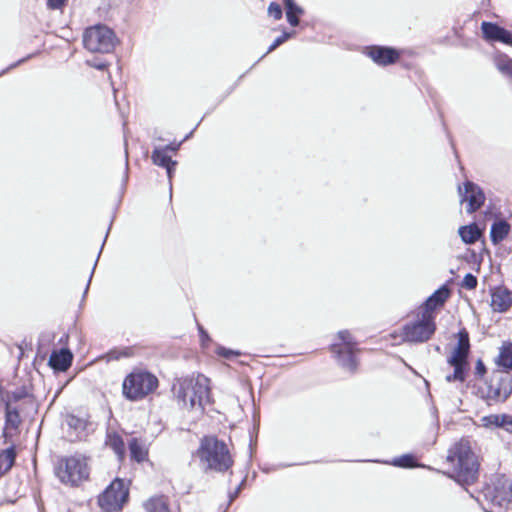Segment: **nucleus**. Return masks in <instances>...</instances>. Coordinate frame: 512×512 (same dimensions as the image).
Instances as JSON below:
<instances>
[{
  "label": "nucleus",
  "mask_w": 512,
  "mask_h": 512,
  "mask_svg": "<svg viewBox=\"0 0 512 512\" xmlns=\"http://www.w3.org/2000/svg\"><path fill=\"white\" fill-rule=\"evenodd\" d=\"M447 462L453 467L449 477L462 487L475 483L479 476V462L468 441L461 440L448 451Z\"/></svg>",
  "instance_id": "1"
},
{
  "label": "nucleus",
  "mask_w": 512,
  "mask_h": 512,
  "mask_svg": "<svg viewBox=\"0 0 512 512\" xmlns=\"http://www.w3.org/2000/svg\"><path fill=\"white\" fill-rule=\"evenodd\" d=\"M173 392L178 402L190 410L203 412L204 407L211 403L210 380L203 374L177 379Z\"/></svg>",
  "instance_id": "2"
},
{
  "label": "nucleus",
  "mask_w": 512,
  "mask_h": 512,
  "mask_svg": "<svg viewBox=\"0 0 512 512\" xmlns=\"http://www.w3.org/2000/svg\"><path fill=\"white\" fill-rule=\"evenodd\" d=\"M196 456L205 471L224 473L234 463L226 443L215 436H205L201 439Z\"/></svg>",
  "instance_id": "3"
},
{
  "label": "nucleus",
  "mask_w": 512,
  "mask_h": 512,
  "mask_svg": "<svg viewBox=\"0 0 512 512\" xmlns=\"http://www.w3.org/2000/svg\"><path fill=\"white\" fill-rule=\"evenodd\" d=\"M475 499L486 512H493V508H505L512 499V482L505 475H497Z\"/></svg>",
  "instance_id": "4"
},
{
  "label": "nucleus",
  "mask_w": 512,
  "mask_h": 512,
  "mask_svg": "<svg viewBox=\"0 0 512 512\" xmlns=\"http://www.w3.org/2000/svg\"><path fill=\"white\" fill-rule=\"evenodd\" d=\"M55 475L65 485L78 486L87 480L90 474L88 458L75 454L59 459L55 466Z\"/></svg>",
  "instance_id": "5"
},
{
  "label": "nucleus",
  "mask_w": 512,
  "mask_h": 512,
  "mask_svg": "<svg viewBox=\"0 0 512 512\" xmlns=\"http://www.w3.org/2000/svg\"><path fill=\"white\" fill-rule=\"evenodd\" d=\"M158 386V379L147 371H134L123 382V394L129 400H139L153 392Z\"/></svg>",
  "instance_id": "6"
},
{
  "label": "nucleus",
  "mask_w": 512,
  "mask_h": 512,
  "mask_svg": "<svg viewBox=\"0 0 512 512\" xmlns=\"http://www.w3.org/2000/svg\"><path fill=\"white\" fill-rule=\"evenodd\" d=\"M115 40L114 32L104 25L89 27L83 34L84 47L94 53H110Z\"/></svg>",
  "instance_id": "7"
},
{
  "label": "nucleus",
  "mask_w": 512,
  "mask_h": 512,
  "mask_svg": "<svg viewBox=\"0 0 512 512\" xmlns=\"http://www.w3.org/2000/svg\"><path fill=\"white\" fill-rule=\"evenodd\" d=\"M435 330L436 324L432 314L423 313L421 319L403 326V340L411 343H423L431 338Z\"/></svg>",
  "instance_id": "8"
},
{
  "label": "nucleus",
  "mask_w": 512,
  "mask_h": 512,
  "mask_svg": "<svg viewBox=\"0 0 512 512\" xmlns=\"http://www.w3.org/2000/svg\"><path fill=\"white\" fill-rule=\"evenodd\" d=\"M128 496L124 481L117 478L99 496L98 503L104 511L116 512L122 508Z\"/></svg>",
  "instance_id": "9"
},
{
  "label": "nucleus",
  "mask_w": 512,
  "mask_h": 512,
  "mask_svg": "<svg viewBox=\"0 0 512 512\" xmlns=\"http://www.w3.org/2000/svg\"><path fill=\"white\" fill-rule=\"evenodd\" d=\"M458 191L461 196V201L468 203L466 208L468 213L477 211L484 204L485 194L483 190L475 183L466 181L464 183V188L462 189L459 186Z\"/></svg>",
  "instance_id": "10"
},
{
  "label": "nucleus",
  "mask_w": 512,
  "mask_h": 512,
  "mask_svg": "<svg viewBox=\"0 0 512 512\" xmlns=\"http://www.w3.org/2000/svg\"><path fill=\"white\" fill-rule=\"evenodd\" d=\"M66 437L70 442H76L85 439L89 433V426L87 419L78 417L74 414H68L65 417Z\"/></svg>",
  "instance_id": "11"
},
{
  "label": "nucleus",
  "mask_w": 512,
  "mask_h": 512,
  "mask_svg": "<svg viewBox=\"0 0 512 512\" xmlns=\"http://www.w3.org/2000/svg\"><path fill=\"white\" fill-rule=\"evenodd\" d=\"M365 54L380 66L394 64L400 57L399 52L395 48L387 46L367 47Z\"/></svg>",
  "instance_id": "12"
},
{
  "label": "nucleus",
  "mask_w": 512,
  "mask_h": 512,
  "mask_svg": "<svg viewBox=\"0 0 512 512\" xmlns=\"http://www.w3.org/2000/svg\"><path fill=\"white\" fill-rule=\"evenodd\" d=\"M481 30L483 37L488 41L512 45V33L496 23L484 21L481 24Z\"/></svg>",
  "instance_id": "13"
},
{
  "label": "nucleus",
  "mask_w": 512,
  "mask_h": 512,
  "mask_svg": "<svg viewBox=\"0 0 512 512\" xmlns=\"http://www.w3.org/2000/svg\"><path fill=\"white\" fill-rule=\"evenodd\" d=\"M470 351L469 334L465 329L458 332V343L454 348L452 355L448 358V363H460L468 366L467 357Z\"/></svg>",
  "instance_id": "14"
},
{
  "label": "nucleus",
  "mask_w": 512,
  "mask_h": 512,
  "mask_svg": "<svg viewBox=\"0 0 512 512\" xmlns=\"http://www.w3.org/2000/svg\"><path fill=\"white\" fill-rule=\"evenodd\" d=\"M512 306V292L503 286L495 287L491 292V307L496 312H506Z\"/></svg>",
  "instance_id": "15"
},
{
  "label": "nucleus",
  "mask_w": 512,
  "mask_h": 512,
  "mask_svg": "<svg viewBox=\"0 0 512 512\" xmlns=\"http://www.w3.org/2000/svg\"><path fill=\"white\" fill-rule=\"evenodd\" d=\"M331 350L336 355L337 362L343 369L351 373L356 372L358 361L355 353L357 350L343 349L341 348V345L338 344H332Z\"/></svg>",
  "instance_id": "16"
},
{
  "label": "nucleus",
  "mask_w": 512,
  "mask_h": 512,
  "mask_svg": "<svg viewBox=\"0 0 512 512\" xmlns=\"http://www.w3.org/2000/svg\"><path fill=\"white\" fill-rule=\"evenodd\" d=\"M73 354L68 348H61L50 355L49 365L56 371L65 372L71 366Z\"/></svg>",
  "instance_id": "17"
},
{
  "label": "nucleus",
  "mask_w": 512,
  "mask_h": 512,
  "mask_svg": "<svg viewBox=\"0 0 512 512\" xmlns=\"http://www.w3.org/2000/svg\"><path fill=\"white\" fill-rule=\"evenodd\" d=\"M481 421L486 428H501L512 434V415L510 414H491L482 417Z\"/></svg>",
  "instance_id": "18"
},
{
  "label": "nucleus",
  "mask_w": 512,
  "mask_h": 512,
  "mask_svg": "<svg viewBox=\"0 0 512 512\" xmlns=\"http://www.w3.org/2000/svg\"><path fill=\"white\" fill-rule=\"evenodd\" d=\"M449 296L450 289L446 285L441 286L427 298L423 313H430L436 308L443 306Z\"/></svg>",
  "instance_id": "19"
},
{
  "label": "nucleus",
  "mask_w": 512,
  "mask_h": 512,
  "mask_svg": "<svg viewBox=\"0 0 512 512\" xmlns=\"http://www.w3.org/2000/svg\"><path fill=\"white\" fill-rule=\"evenodd\" d=\"M511 392L510 382L506 378H501L496 384L492 383L489 386V396L495 400L505 401Z\"/></svg>",
  "instance_id": "20"
},
{
  "label": "nucleus",
  "mask_w": 512,
  "mask_h": 512,
  "mask_svg": "<svg viewBox=\"0 0 512 512\" xmlns=\"http://www.w3.org/2000/svg\"><path fill=\"white\" fill-rule=\"evenodd\" d=\"M511 229L510 224L506 220H497L493 222L490 229V239L494 245L502 242L507 235L509 234Z\"/></svg>",
  "instance_id": "21"
},
{
  "label": "nucleus",
  "mask_w": 512,
  "mask_h": 512,
  "mask_svg": "<svg viewBox=\"0 0 512 512\" xmlns=\"http://www.w3.org/2000/svg\"><path fill=\"white\" fill-rule=\"evenodd\" d=\"M458 233L462 241L466 244L475 243L480 239L482 235V231L475 223L466 226H461L458 230Z\"/></svg>",
  "instance_id": "22"
},
{
  "label": "nucleus",
  "mask_w": 512,
  "mask_h": 512,
  "mask_svg": "<svg viewBox=\"0 0 512 512\" xmlns=\"http://www.w3.org/2000/svg\"><path fill=\"white\" fill-rule=\"evenodd\" d=\"M284 5L288 23L293 27L297 26L299 24V15H302L304 10L294 0H284Z\"/></svg>",
  "instance_id": "23"
},
{
  "label": "nucleus",
  "mask_w": 512,
  "mask_h": 512,
  "mask_svg": "<svg viewBox=\"0 0 512 512\" xmlns=\"http://www.w3.org/2000/svg\"><path fill=\"white\" fill-rule=\"evenodd\" d=\"M16 458L14 447H9L0 453V475L6 474L13 466Z\"/></svg>",
  "instance_id": "24"
},
{
  "label": "nucleus",
  "mask_w": 512,
  "mask_h": 512,
  "mask_svg": "<svg viewBox=\"0 0 512 512\" xmlns=\"http://www.w3.org/2000/svg\"><path fill=\"white\" fill-rule=\"evenodd\" d=\"M106 445L114 451L119 460H122L124 458L125 444L120 435L116 433L108 434Z\"/></svg>",
  "instance_id": "25"
},
{
  "label": "nucleus",
  "mask_w": 512,
  "mask_h": 512,
  "mask_svg": "<svg viewBox=\"0 0 512 512\" xmlns=\"http://www.w3.org/2000/svg\"><path fill=\"white\" fill-rule=\"evenodd\" d=\"M152 162L160 167L171 166V164H177L176 161L172 160L171 156L161 147H155L151 155Z\"/></svg>",
  "instance_id": "26"
},
{
  "label": "nucleus",
  "mask_w": 512,
  "mask_h": 512,
  "mask_svg": "<svg viewBox=\"0 0 512 512\" xmlns=\"http://www.w3.org/2000/svg\"><path fill=\"white\" fill-rule=\"evenodd\" d=\"M128 447L130 451V456L133 460L137 462H142L146 459L147 451L137 438H131V440L128 443Z\"/></svg>",
  "instance_id": "27"
},
{
  "label": "nucleus",
  "mask_w": 512,
  "mask_h": 512,
  "mask_svg": "<svg viewBox=\"0 0 512 512\" xmlns=\"http://www.w3.org/2000/svg\"><path fill=\"white\" fill-rule=\"evenodd\" d=\"M497 69L507 78L512 80V59L501 55L495 59Z\"/></svg>",
  "instance_id": "28"
},
{
  "label": "nucleus",
  "mask_w": 512,
  "mask_h": 512,
  "mask_svg": "<svg viewBox=\"0 0 512 512\" xmlns=\"http://www.w3.org/2000/svg\"><path fill=\"white\" fill-rule=\"evenodd\" d=\"M6 427L17 428L20 424V415L17 409H11L9 401L5 402Z\"/></svg>",
  "instance_id": "29"
},
{
  "label": "nucleus",
  "mask_w": 512,
  "mask_h": 512,
  "mask_svg": "<svg viewBox=\"0 0 512 512\" xmlns=\"http://www.w3.org/2000/svg\"><path fill=\"white\" fill-rule=\"evenodd\" d=\"M449 365H451L454 368V372L452 374H448L445 377V380L449 383L454 381H465V373L467 370V366L462 365L460 363H449Z\"/></svg>",
  "instance_id": "30"
},
{
  "label": "nucleus",
  "mask_w": 512,
  "mask_h": 512,
  "mask_svg": "<svg viewBox=\"0 0 512 512\" xmlns=\"http://www.w3.org/2000/svg\"><path fill=\"white\" fill-rule=\"evenodd\" d=\"M338 338L340 339L341 343H337L338 345H341V348L343 349H349V350H357V342L354 340L352 335L348 330H341L338 332Z\"/></svg>",
  "instance_id": "31"
},
{
  "label": "nucleus",
  "mask_w": 512,
  "mask_h": 512,
  "mask_svg": "<svg viewBox=\"0 0 512 512\" xmlns=\"http://www.w3.org/2000/svg\"><path fill=\"white\" fill-rule=\"evenodd\" d=\"M391 465L402 468H412L416 466L415 458L411 454H404L399 457L394 458L391 462Z\"/></svg>",
  "instance_id": "32"
},
{
  "label": "nucleus",
  "mask_w": 512,
  "mask_h": 512,
  "mask_svg": "<svg viewBox=\"0 0 512 512\" xmlns=\"http://www.w3.org/2000/svg\"><path fill=\"white\" fill-rule=\"evenodd\" d=\"M145 507L147 512H170L168 504L163 498L151 499Z\"/></svg>",
  "instance_id": "33"
},
{
  "label": "nucleus",
  "mask_w": 512,
  "mask_h": 512,
  "mask_svg": "<svg viewBox=\"0 0 512 512\" xmlns=\"http://www.w3.org/2000/svg\"><path fill=\"white\" fill-rule=\"evenodd\" d=\"M499 363L501 366L512 369V348L511 347H504L500 351L499 355Z\"/></svg>",
  "instance_id": "34"
},
{
  "label": "nucleus",
  "mask_w": 512,
  "mask_h": 512,
  "mask_svg": "<svg viewBox=\"0 0 512 512\" xmlns=\"http://www.w3.org/2000/svg\"><path fill=\"white\" fill-rule=\"evenodd\" d=\"M293 35V33H289V32H283L280 36H278L274 41L273 43L269 46L268 50H267V53H270L272 52L273 50H275L278 46H280L281 44H283L285 41H287L289 38H291Z\"/></svg>",
  "instance_id": "35"
},
{
  "label": "nucleus",
  "mask_w": 512,
  "mask_h": 512,
  "mask_svg": "<svg viewBox=\"0 0 512 512\" xmlns=\"http://www.w3.org/2000/svg\"><path fill=\"white\" fill-rule=\"evenodd\" d=\"M477 284H478V280L476 278V276H474L473 274L471 273H467L465 276H464V279H463V282H462V286L468 290H472V289H475L477 287Z\"/></svg>",
  "instance_id": "36"
},
{
  "label": "nucleus",
  "mask_w": 512,
  "mask_h": 512,
  "mask_svg": "<svg viewBox=\"0 0 512 512\" xmlns=\"http://www.w3.org/2000/svg\"><path fill=\"white\" fill-rule=\"evenodd\" d=\"M268 15L270 17L274 18L275 20L281 19L282 18L281 6L276 2L270 3V5L268 7Z\"/></svg>",
  "instance_id": "37"
},
{
  "label": "nucleus",
  "mask_w": 512,
  "mask_h": 512,
  "mask_svg": "<svg viewBox=\"0 0 512 512\" xmlns=\"http://www.w3.org/2000/svg\"><path fill=\"white\" fill-rule=\"evenodd\" d=\"M217 354L223 358H226V359H230L232 356H239L240 355V352L239 351H235V350H231V349H227L225 347H218L217 350H216Z\"/></svg>",
  "instance_id": "38"
},
{
  "label": "nucleus",
  "mask_w": 512,
  "mask_h": 512,
  "mask_svg": "<svg viewBox=\"0 0 512 512\" xmlns=\"http://www.w3.org/2000/svg\"><path fill=\"white\" fill-rule=\"evenodd\" d=\"M68 0H47V7L51 10H61Z\"/></svg>",
  "instance_id": "39"
},
{
  "label": "nucleus",
  "mask_w": 512,
  "mask_h": 512,
  "mask_svg": "<svg viewBox=\"0 0 512 512\" xmlns=\"http://www.w3.org/2000/svg\"><path fill=\"white\" fill-rule=\"evenodd\" d=\"M26 396H27L26 389L20 388V389H17L16 391L12 392L11 396L8 397L7 401H9V402H10V400L19 401V400L25 398Z\"/></svg>",
  "instance_id": "40"
},
{
  "label": "nucleus",
  "mask_w": 512,
  "mask_h": 512,
  "mask_svg": "<svg viewBox=\"0 0 512 512\" xmlns=\"http://www.w3.org/2000/svg\"><path fill=\"white\" fill-rule=\"evenodd\" d=\"M475 373L480 377H482L486 373V367L482 360L480 359L476 363Z\"/></svg>",
  "instance_id": "41"
},
{
  "label": "nucleus",
  "mask_w": 512,
  "mask_h": 512,
  "mask_svg": "<svg viewBox=\"0 0 512 512\" xmlns=\"http://www.w3.org/2000/svg\"><path fill=\"white\" fill-rule=\"evenodd\" d=\"M180 146H181V143H170L162 148L165 149V151L167 153L168 152L176 153L178 151V149L180 148Z\"/></svg>",
  "instance_id": "42"
},
{
  "label": "nucleus",
  "mask_w": 512,
  "mask_h": 512,
  "mask_svg": "<svg viewBox=\"0 0 512 512\" xmlns=\"http://www.w3.org/2000/svg\"><path fill=\"white\" fill-rule=\"evenodd\" d=\"M90 66L96 68L97 70H105L107 68V64L105 62H88Z\"/></svg>",
  "instance_id": "43"
},
{
  "label": "nucleus",
  "mask_w": 512,
  "mask_h": 512,
  "mask_svg": "<svg viewBox=\"0 0 512 512\" xmlns=\"http://www.w3.org/2000/svg\"><path fill=\"white\" fill-rule=\"evenodd\" d=\"M175 166H176V164H171V166H165L164 167L166 169L167 176H168V179H169L170 183H171V179L173 177V173L175 171Z\"/></svg>",
  "instance_id": "44"
},
{
  "label": "nucleus",
  "mask_w": 512,
  "mask_h": 512,
  "mask_svg": "<svg viewBox=\"0 0 512 512\" xmlns=\"http://www.w3.org/2000/svg\"><path fill=\"white\" fill-rule=\"evenodd\" d=\"M130 354L127 352V351H122V352H119L117 353V355H114V353H111L110 354V357L112 359H119L120 357H128Z\"/></svg>",
  "instance_id": "45"
},
{
  "label": "nucleus",
  "mask_w": 512,
  "mask_h": 512,
  "mask_svg": "<svg viewBox=\"0 0 512 512\" xmlns=\"http://www.w3.org/2000/svg\"><path fill=\"white\" fill-rule=\"evenodd\" d=\"M99 253H101V251H100ZM98 256H100V254H98ZM97 258H99V257H97ZM97 261H98V259H96V261H95V263H94V266H93L92 272H91L90 277H89V280H88V284H87L86 289H85V293H87V291H88L89 284H90V282H91V279H92V276H93V273H94L95 267L97 266Z\"/></svg>",
  "instance_id": "46"
},
{
  "label": "nucleus",
  "mask_w": 512,
  "mask_h": 512,
  "mask_svg": "<svg viewBox=\"0 0 512 512\" xmlns=\"http://www.w3.org/2000/svg\"><path fill=\"white\" fill-rule=\"evenodd\" d=\"M199 332H200L202 341L209 340L208 334L206 333V331L202 327H199Z\"/></svg>",
  "instance_id": "47"
},
{
  "label": "nucleus",
  "mask_w": 512,
  "mask_h": 512,
  "mask_svg": "<svg viewBox=\"0 0 512 512\" xmlns=\"http://www.w3.org/2000/svg\"><path fill=\"white\" fill-rule=\"evenodd\" d=\"M238 497L237 491L229 494V504L232 503Z\"/></svg>",
  "instance_id": "48"
},
{
  "label": "nucleus",
  "mask_w": 512,
  "mask_h": 512,
  "mask_svg": "<svg viewBox=\"0 0 512 512\" xmlns=\"http://www.w3.org/2000/svg\"><path fill=\"white\" fill-rule=\"evenodd\" d=\"M26 60V58H23V59H20L19 61H17L16 63L12 64L11 66L8 67V69H11L13 67H16L18 64L20 63H23L24 61Z\"/></svg>",
  "instance_id": "49"
},
{
  "label": "nucleus",
  "mask_w": 512,
  "mask_h": 512,
  "mask_svg": "<svg viewBox=\"0 0 512 512\" xmlns=\"http://www.w3.org/2000/svg\"><path fill=\"white\" fill-rule=\"evenodd\" d=\"M243 483H244V480H243V481L238 485V487L236 488V490H235V491H237V494H239V492H240V490H241V488H242Z\"/></svg>",
  "instance_id": "50"
},
{
  "label": "nucleus",
  "mask_w": 512,
  "mask_h": 512,
  "mask_svg": "<svg viewBox=\"0 0 512 512\" xmlns=\"http://www.w3.org/2000/svg\"><path fill=\"white\" fill-rule=\"evenodd\" d=\"M243 483H244V480H243V481L238 485V487L236 488V490H235V491H237V494H239V492H240V490H241V488H242Z\"/></svg>",
  "instance_id": "51"
},
{
  "label": "nucleus",
  "mask_w": 512,
  "mask_h": 512,
  "mask_svg": "<svg viewBox=\"0 0 512 512\" xmlns=\"http://www.w3.org/2000/svg\"><path fill=\"white\" fill-rule=\"evenodd\" d=\"M192 133H193V131H191L189 134H187V135L185 136L184 140L189 139V138H190V136L192 135Z\"/></svg>",
  "instance_id": "52"
},
{
  "label": "nucleus",
  "mask_w": 512,
  "mask_h": 512,
  "mask_svg": "<svg viewBox=\"0 0 512 512\" xmlns=\"http://www.w3.org/2000/svg\"><path fill=\"white\" fill-rule=\"evenodd\" d=\"M125 166L127 167L128 166V160L126 159V163H125Z\"/></svg>",
  "instance_id": "53"
},
{
  "label": "nucleus",
  "mask_w": 512,
  "mask_h": 512,
  "mask_svg": "<svg viewBox=\"0 0 512 512\" xmlns=\"http://www.w3.org/2000/svg\"><path fill=\"white\" fill-rule=\"evenodd\" d=\"M4 72H5V70H4V71H2V72L0 73V75H2Z\"/></svg>",
  "instance_id": "54"
}]
</instances>
